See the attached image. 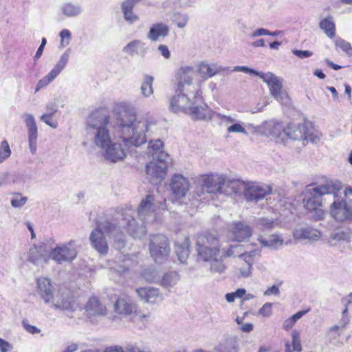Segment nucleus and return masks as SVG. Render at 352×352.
<instances>
[{"label": "nucleus", "mask_w": 352, "mask_h": 352, "mask_svg": "<svg viewBox=\"0 0 352 352\" xmlns=\"http://www.w3.org/2000/svg\"><path fill=\"white\" fill-rule=\"evenodd\" d=\"M109 122V116L104 111L97 110L92 112L86 119V134L96 147L104 151L106 160L117 162L125 158L126 148L131 145H124V147L121 143L112 142L108 129Z\"/></svg>", "instance_id": "nucleus-1"}, {"label": "nucleus", "mask_w": 352, "mask_h": 352, "mask_svg": "<svg viewBox=\"0 0 352 352\" xmlns=\"http://www.w3.org/2000/svg\"><path fill=\"white\" fill-rule=\"evenodd\" d=\"M120 138L126 146L134 145L138 147L144 144L155 126V122L147 119L136 120V113L133 110L124 109L116 116Z\"/></svg>", "instance_id": "nucleus-2"}, {"label": "nucleus", "mask_w": 352, "mask_h": 352, "mask_svg": "<svg viewBox=\"0 0 352 352\" xmlns=\"http://www.w3.org/2000/svg\"><path fill=\"white\" fill-rule=\"evenodd\" d=\"M195 95L173 96L170 100V110L174 113L184 112L195 120L210 119V113L203 102L202 92H198L196 96Z\"/></svg>", "instance_id": "nucleus-3"}, {"label": "nucleus", "mask_w": 352, "mask_h": 352, "mask_svg": "<svg viewBox=\"0 0 352 352\" xmlns=\"http://www.w3.org/2000/svg\"><path fill=\"white\" fill-rule=\"evenodd\" d=\"M36 292L45 303H51L55 309H61L66 313H71L78 307L75 300L69 297L67 294L57 293L54 295L51 281L47 278H38Z\"/></svg>", "instance_id": "nucleus-4"}, {"label": "nucleus", "mask_w": 352, "mask_h": 352, "mask_svg": "<svg viewBox=\"0 0 352 352\" xmlns=\"http://www.w3.org/2000/svg\"><path fill=\"white\" fill-rule=\"evenodd\" d=\"M336 188L333 182H327L309 190L304 199V206L306 210L313 212L316 219H322L324 215V211L322 209V201L329 200L331 193L335 192Z\"/></svg>", "instance_id": "nucleus-5"}, {"label": "nucleus", "mask_w": 352, "mask_h": 352, "mask_svg": "<svg viewBox=\"0 0 352 352\" xmlns=\"http://www.w3.org/2000/svg\"><path fill=\"white\" fill-rule=\"evenodd\" d=\"M234 72H243L258 76L267 85L270 94L279 102L287 104L289 98L287 93L283 87L282 80L271 72L260 73L246 66H236L232 69Z\"/></svg>", "instance_id": "nucleus-6"}, {"label": "nucleus", "mask_w": 352, "mask_h": 352, "mask_svg": "<svg viewBox=\"0 0 352 352\" xmlns=\"http://www.w3.org/2000/svg\"><path fill=\"white\" fill-rule=\"evenodd\" d=\"M333 185L336 188L329 197V201H333L329 208L331 216L340 222L352 221V199L344 200L342 197L340 182H333Z\"/></svg>", "instance_id": "nucleus-7"}, {"label": "nucleus", "mask_w": 352, "mask_h": 352, "mask_svg": "<svg viewBox=\"0 0 352 352\" xmlns=\"http://www.w3.org/2000/svg\"><path fill=\"white\" fill-rule=\"evenodd\" d=\"M219 248V241L213 234L204 233L197 236L196 251L200 259L208 261L214 256H218L220 254Z\"/></svg>", "instance_id": "nucleus-8"}, {"label": "nucleus", "mask_w": 352, "mask_h": 352, "mask_svg": "<svg viewBox=\"0 0 352 352\" xmlns=\"http://www.w3.org/2000/svg\"><path fill=\"white\" fill-rule=\"evenodd\" d=\"M196 72L192 67L184 66L179 69V82L177 88V94L174 96H191L198 95L201 91L199 87L192 84V80Z\"/></svg>", "instance_id": "nucleus-9"}, {"label": "nucleus", "mask_w": 352, "mask_h": 352, "mask_svg": "<svg viewBox=\"0 0 352 352\" xmlns=\"http://www.w3.org/2000/svg\"><path fill=\"white\" fill-rule=\"evenodd\" d=\"M170 252L169 241L163 234H153L150 237L149 252L156 263H162Z\"/></svg>", "instance_id": "nucleus-10"}, {"label": "nucleus", "mask_w": 352, "mask_h": 352, "mask_svg": "<svg viewBox=\"0 0 352 352\" xmlns=\"http://www.w3.org/2000/svg\"><path fill=\"white\" fill-rule=\"evenodd\" d=\"M100 226L107 234L111 245L116 250L122 251L126 247V236L120 230L121 226H118L111 222L105 221L102 223Z\"/></svg>", "instance_id": "nucleus-11"}, {"label": "nucleus", "mask_w": 352, "mask_h": 352, "mask_svg": "<svg viewBox=\"0 0 352 352\" xmlns=\"http://www.w3.org/2000/svg\"><path fill=\"white\" fill-rule=\"evenodd\" d=\"M77 256V250L75 248V241L70 240L68 243H64L60 246L52 249L50 257L58 262L62 263L64 262H72Z\"/></svg>", "instance_id": "nucleus-12"}, {"label": "nucleus", "mask_w": 352, "mask_h": 352, "mask_svg": "<svg viewBox=\"0 0 352 352\" xmlns=\"http://www.w3.org/2000/svg\"><path fill=\"white\" fill-rule=\"evenodd\" d=\"M69 55L70 49H67L64 53L62 54L57 63L47 74V75L38 80L36 87V91H38L41 89L46 87L59 75L62 70L66 67L69 61Z\"/></svg>", "instance_id": "nucleus-13"}, {"label": "nucleus", "mask_w": 352, "mask_h": 352, "mask_svg": "<svg viewBox=\"0 0 352 352\" xmlns=\"http://www.w3.org/2000/svg\"><path fill=\"white\" fill-rule=\"evenodd\" d=\"M271 191L272 188L268 185L245 182L243 193L247 200L258 201L264 199Z\"/></svg>", "instance_id": "nucleus-14"}, {"label": "nucleus", "mask_w": 352, "mask_h": 352, "mask_svg": "<svg viewBox=\"0 0 352 352\" xmlns=\"http://www.w3.org/2000/svg\"><path fill=\"white\" fill-rule=\"evenodd\" d=\"M223 182V175L210 174L204 175L199 182L201 193L211 195L220 193L221 186Z\"/></svg>", "instance_id": "nucleus-15"}, {"label": "nucleus", "mask_w": 352, "mask_h": 352, "mask_svg": "<svg viewBox=\"0 0 352 352\" xmlns=\"http://www.w3.org/2000/svg\"><path fill=\"white\" fill-rule=\"evenodd\" d=\"M156 204L154 196L148 195L143 199L138 208V214L144 223L153 221L155 218Z\"/></svg>", "instance_id": "nucleus-16"}, {"label": "nucleus", "mask_w": 352, "mask_h": 352, "mask_svg": "<svg viewBox=\"0 0 352 352\" xmlns=\"http://www.w3.org/2000/svg\"><path fill=\"white\" fill-rule=\"evenodd\" d=\"M166 162L151 161L147 164L146 172L150 182L154 185L160 184L166 175Z\"/></svg>", "instance_id": "nucleus-17"}, {"label": "nucleus", "mask_w": 352, "mask_h": 352, "mask_svg": "<svg viewBox=\"0 0 352 352\" xmlns=\"http://www.w3.org/2000/svg\"><path fill=\"white\" fill-rule=\"evenodd\" d=\"M22 118L28 129V142L32 154L36 153V142L38 139V128L35 118L32 114L24 113Z\"/></svg>", "instance_id": "nucleus-18"}, {"label": "nucleus", "mask_w": 352, "mask_h": 352, "mask_svg": "<svg viewBox=\"0 0 352 352\" xmlns=\"http://www.w3.org/2000/svg\"><path fill=\"white\" fill-rule=\"evenodd\" d=\"M119 225L126 226L129 234L133 238H141L146 233L145 226L139 224L131 215L126 214L124 219L119 221Z\"/></svg>", "instance_id": "nucleus-19"}, {"label": "nucleus", "mask_w": 352, "mask_h": 352, "mask_svg": "<svg viewBox=\"0 0 352 352\" xmlns=\"http://www.w3.org/2000/svg\"><path fill=\"white\" fill-rule=\"evenodd\" d=\"M245 188V182L239 179H230L223 175V182L221 186L220 193L230 196L241 195Z\"/></svg>", "instance_id": "nucleus-20"}, {"label": "nucleus", "mask_w": 352, "mask_h": 352, "mask_svg": "<svg viewBox=\"0 0 352 352\" xmlns=\"http://www.w3.org/2000/svg\"><path fill=\"white\" fill-rule=\"evenodd\" d=\"M89 240L92 248L102 255H106L109 246L104 232L100 228H94L90 235Z\"/></svg>", "instance_id": "nucleus-21"}, {"label": "nucleus", "mask_w": 352, "mask_h": 352, "mask_svg": "<svg viewBox=\"0 0 352 352\" xmlns=\"http://www.w3.org/2000/svg\"><path fill=\"white\" fill-rule=\"evenodd\" d=\"M146 153L153 161L158 162H166L168 158V155L163 150V143L160 139L148 141Z\"/></svg>", "instance_id": "nucleus-22"}, {"label": "nucleus", "mask_w": 352, "mask_h": 352, "mask_svg": "<svg viewBox=\"0 0 352 352\" xmlns=\"http://www.w3.org/2000/svg\"><path fill=\"white\" fill-rule=\"evenodd\" d=\"M190 184L183 175L178 174L173 176L170 187L173 194L178 198L184 197L189 190Z\"/></svg>", "instance_id": "nucleus-23"}, {"label": "nucleus", "mask_w": 352, "mask_h": 352, "mask_svg": "<svg viewBox=\"0 0 352 352\" xmlns=\"http://www.w3.org/2000/svg\"><path fill=\"white\" fill-rule=\"evenodd\" d=\"M231 233L234 241L244 242L252 235V230L250 226L241 221H236L233 223Z\"/></svg>", "instance_id": "nucleus-24"}, {"label": "nucleus", "mask_w": 352, "mask_h": 352, "mask_svg": "<svg viewBox=\"0 0 352 352\" xmlns=\"http://www.w3.org/2000/svg\"><path fill=\"white\" fill-rule=\"evenodd\" d=\"M85 311L90 318L104 316L107 314V309L96 297H91L85 305Z\"/></svg>", "instance_id": "nucleus-25"}, {"label": "nucleus", "mask_w": 352, "mask_h": 352, "mask_svg": "<svg viewBox=\"0 0 352 352\" xmlns=\"http://www.w3.org/2000/svg\"><path fill=\"white\" fill-rule=\"evenodd\" d=\"M293 234L297 239L318 240L321 236L320 231L306 225L296 227Z\"/></svg>", "instance_id": "nucleus-26"}, {"label": "nucleus", "mask_w": 352, "mask_h": 352, "mask_svg": "<svg viewBox=\"0 0 352 352\" xmlns=\"http://www.w3.org/2000/svg\"><path fill=\"white\" fill-rule=\"evenodd\" d=\"M139 297L146 302L155 303L162 300L159 289L152 287H140L136 289Z\"/></svg>", "instance_id": "nucleus-27"}, {"label": "nucleus", "mask_w": 352, "mask_h": 352, "mask_svg": "<svg viewBox=\"0 0 352 352\" xmlns=\"http://www.w3.org/2000/svg\"><path fill=\"white\" fill-rule=\"evenodd\" d=\"M115 311L124 317L131 316L137 311L136 305L129 300L118 298L114 304Z\"/></svg>", "instance_id": "nucleus-28"}, {"label": "nucleus", "mask_w": 352, "mask_h": 352, "mask_svg": "<svg viewBox=\"0 0 352 352\" xmlns=\"http://www.w3.org/2000/svg\"><path fill=\"white\" fill-rule=\"evenodd\" d=\"M169 32L168 26L164 23H153L149 28L147 33V38L151 41H157L160 38H165L168 36Z\"/></svg>", "instance_id": "nucleus-29"}, {"label": "nucleus", "mask_w": 352, "mask_h": 352, "mask_svg": "<svg viewBox=\"0 0 352 352\" xmlns=\"http://www.w3.org/2000/svg\"><path fill=\"white\" fill-rule=\"evenodd\" d=\"M148 50L146 44L141 40H133L129 42L124 48L123 52L131 55H137L141 57L145 56Z\"/></svg>", "instance_id": "nucleus-30"}, {"label": "nucleus", "mask_w": 352, "mask_h": 352, "mask_svg": "<svg viewBox=\"0 0 352 352\" xmlns=\"http://www.w3.org/2000/svg\"><path fill=\"white\" fill-rule=\"evenodd\" d=\"M258 241L261 244L262 248H268L273 250H277L282 248L284 244L288 245L289 243V241L284 243L283 238L275 234L270 235L269 239L259 236Z\"/></svg>", "instance_id": "nucleus-31"}, {"label": "nucleus", "mask_w": 352, "mask_h": 352, "mask_svg": "<svg viewBox=\"0 0 352 352\" xmlns=\"http://www.w3.org/2000/svg\"><path fill=\"white\" fill-rule=\"evenodd\" d=\"M47 252L42 245L32 247L28 252V261L34 265H39L43 261H46Z\"/></svg>", "instance_id": "nucleus-32"}, {"label": "nucleus", "mask_w": 352, "mask_h": 352, "mask_svg": "<svg viewBox=\"0 0 352 352\" xmlns=\"http://www.w3.org/2000/svg\"><path fill=\"white\" fill-rule=\"evenodd\" d=\"M305 124L302 125H289L283 130V133L287 138L293 140H300L302 142Z\"/></svg>", "instance_id": "nucleus-33"}, {"label": "nucleus", "mask_w": 352, "mask_h": 352, "mask_svg": "<svg viewBox=\"0 0 352 352\" xmlns=\"http://www.w3.org/2000/svg\"><path fill=\"white\" fill-rule=\"evenodd\" d=\"M190 239L188 236H185L182 241H177L175 243V252L181 263H184L188 257L190 251Z\"/></svg>", "instance_id": "nucleus-34"}, {"label": "nucleus", "mask_w": 352, "mask_h": 352, "mask_svg": "<svg viewBox=\"0 0 352 352\" xmlns=\"http://www.w3.org/2000/svg\"><path fill=\"white\" fill-rule=\"evenodd\" d=\"M221 71V67L218 66L217 64H209L207 63H201L198 69V72L200 76L205 78L208 79Z\"/></svg>", "instance_id": "nucleus-35"}, {"label": "nucleus", "mask_w": 352, "mask_h": 352, "mask_svg": "<svg viewBox=\"0 0 352 352\" xmlns=\"http://www.w3.org/2000/svg\"><path fill=\"white\" fill-rule=\"evenodd\" d=\"M350 234L348 232L343 230L342 229L338 228L333 230L329 235L328 239V243L335 246L338 245L341 242H346L349 241Z\"/></svg>", "instance_id": "nucleus-36"}, {"label": "nucleus", "mask_w": 352, "mask_h": 352, "mask_svg": "<svg viewBox=\"0 0 352 352\" xmlns=\"http://www.w3.org/2000/svg\"><path fill=\"white\" fill-rule=\"evenodd\" d=\"M60 11L67 17H76L82 12V8L72 2H65L60 6Z\"/></svg>", "instance_id": "nucleus-37"}, {"label": "nucleus", "mask_w": 352, "mask_h": 352, "mask_svg": "<svg viewBox=\"0 0 352 352\" xmlns=\"http://www.w3.org/2000/svg\"><path fill=\"white\" fill-rule=\"evenodd\" d=\"M319 26L330 38H333L335 36L336 25L331 16L323 19L320 22Z\"/></svg>", "instance_id": "nucleus-38"}, {"label": "nucleus", "mask_w": 352, "mask_h": 352, "mask_svg": "<svg viewBox=\"0 0 352 352\" xmlns=\"http://www.w3.org/2000/svg\"><path fill=\"white\" fill-rule=\"evenodd\" d=\"M180 279V276L176 272H170L165 274L160 278V285L164 287L174 286Z\"/></svg>", "instance_id": "nucleus-39"}, {"label": "nucleus", "mask_w": 352, "mask_h": 352, "mask_svg": "<svg viewBox=\"0 0 352 352\" xmlns=\"http://www.w3.org/2000/svg\"><path fill=\"white\" fill-rule=\"evenodd\" d=\"M319 140L320 136L318 135V132L314 130L310 124H305L302 144L305 145L307 144L308 141H310L312 143H317Z\"/></svg>", "instance_id": "nucleus-40"}, {"label": "nucleus", "mask_w": 352, "mask_h": 352, "mask_svg": "<svg viewBox=\"0 0 352 352\" xmlns=\"http://www.w3.org/2000/svg\"><path fill=\"white\" fill-rule=\"evenodd\" d=\"M154 78L151 76L145 75L144 80L142 82L140 90L142 95L145 98H148L153 94V82Z\"/></svg>", "instance_id": "nucleus-41"}, {"label": "nucleus", "mask_w": 352, "mask_h": 352, "mask_svg": "<svg viewBox=\"0 0 352 352\" xmlns=\"http://www.w3.org/2000/svg\"><path fill=\"white\" fill-rule=\"evenodd\" d=\"M244 251L243 245H230L226 250H223V257L238 256L240 261H241V256H243Z\"/></svg>", "instance_id": "nucleus-42"}, {"label": "nucleus", "mask_w": 352, "mask_h": 352, "mask_svg": "<svg viewBox=\"0 0 352 352\" xmlns=\"http://www.w3.org/2000/svg\"><path fill=\"white\" fill-rule=\"evenodd\" d=\"M256 227L261 230H266L274 228L278 226L277 222L270 218H258L255 221Z\"/></svg>", "instance_id": "nucleus-43"}, {"label": "nucleus", "mask_w": 352, "mask_h": 352, "mask_svg": "<svg viewBox=\"0 0 352 352\" xmlns=\"http://www.w3.org/2000/svg\"><path fill=\"white\" fill-rule=\"evenodd\" d=\"M223 256L219 255L218 256H214L212 260H208V261H211L210 270L212 272L216 273H222L224 272L226 269L225 265L223 263Z\"/></svg>", "instance_id": "nucleus-44"}, {"label": "nucleus", "mask_w": 352, "mask_h": 352, "mask_svg": "<svg viewBox=\"0 0 352 352\" xmlns=\"http://www.w3.org/2000/svg\"><path fill=\"white\" fill-rule=\"evenodd\" d=\"M143 278L149 283H160L161 276L153 268H147L142 273Z\"/></svg>", "instance_id": "nucleus-45"}, {"label": "nucleus", "mask_w": 352, "mask_h": 352, "mask_svg": "<svg viewBox=\"0 0 352 352\" xmlns=\"http://www.w3.org/2000/svg\"><path fill=\"white\" fill-rule=\"evenodd\" d=\"M283 130V126L278 123L272 122L269 124V133L274 138H283L285 137Z\"/></svg>", "instance_id": "nucleus-46"}, {"label": "nucleus", "mask_w": 352, "mask_h": 352, "mask_svg": "<svg viewBox=\"0 0 352 352\" xmlns=\"http://www.w3.org/2000/svg\"><path fill=\"white\" fill-rule=\"evenodd\" d=\"M11 150L8 142L3 140L0 144V164L6 160L11 155Z\"/></svg>", "instance_id": "nucleus-47"}, {"label": "nucleus", "mask_w": 352, "mask_h": 352, "mask_svg": "<svg viewBox=\"0 0 352 352\" xmlns=\"http://www.w3.org/2000/svg\"><path fill=\"white\" fill-rule=\"evenodd\" d=\"M241 262V266L238 268L239 276L243 278L250 277L252 274V265L250 263Z\"/></svg>", "instance_id": "nucleus-48"}, {"label": "nucleus", "mask_w": 352, "mask_h": 352, "mask_svg": "<svg viewBox=\"0 0 352 352\" xmlns=\"http://www.w3.org/2000/svg\"><path fill=\"white\" fill-rule=\"evenodd\" d=\"M292 348L293 351L296 352H301L302 351V345H301V341L300 338V334L299 332L296 330H294L292 333Z\"/></svg>", "instance_id": "nucleus-49"}, {"label": "nucleus", "mask_w": 352, "mask_h": 352, "mask_svg": "<svg viewBox=\"0 0 352 352\" xmlns=\"http://www.w3.org/2000/svg\"><path fill=\"white\" fill-rule=\"evenodd\" d=\"M174 22L179 28H184L188 21V16L186 14L176 13L174 14Z\"/></svg>", "instance_id": "nucleus-50"}, {"label": "nucleus", "mask_w": 352, "mask_h": 352, "mask_svg": "<svg viewBox=\"0 0 352 352\" xmlns=\"http://www.w3.org/2000/svg\"><path fill=\"white\" fill-rule=\"evenodd\" d=\"M336 45L338 48L346 53L348 55H352V47L350 43L344 39L338 38L336 41Z\"/></svg>", "instance_id": "nucleus-51"}, {"label": "nucleus", "mask_w": 352, "mask_h": 352, "mask_svg": "<svg viewBox=\"0 0 352 352\" xmlns=\"http://www.w3.org/2000/svg\"><path fill=\"white\" fill-rule=\"evenodd\" d=\"M122 12L124 20L129 24H133L139 20V16L134 13L133 10H122Z\"/></svg>", "instance_id": "nucleus-52"}, {"label": "nucleus", "mask_w": 352, "mask_h": 352, "mask_svg": "<svg viewBox=\"0 0 352 352\" xmlns=\"http://www.w3.org/2000/svg\"><path fill=\"white\" fill-rule=\"evenodd\" d=\"M245 294L244 289H237L234 292L228 293L226 295V299L228 302H233L238 298H241Z\"/></svg>", "instance_id": "nucleus-53"}, {"label": "nucleus", "mask_w": 352, "mask_h": 352, "mask_svg": "<svg viewBox=\"0 0 352 352\" xmlns=\"http://www.w3.org/2000/svg\"><path fill=\"white\" fill-rule=\"evenodd\" d=\"M227 131L229 133H241L245 135H248V133L243 127V126L239 122H235L232 124L231 126H228L227 129Z\"/></svg>", "instance_id": "nucleus-54"}, {"label": "nucleus", "mask_w": 352, "mask_h": 352, "mask_svg": "<svg viewBox=\"0 0 352 352\" xmlns=\"http://www.w3.org/2000/svg\"><path fill=\"white\" fill-rule=\"evenodd\" d=\"M124 352H152L148 349H141L137 343H129L124 347Z\"/></svg>", "instance_id": "nucleus-55"}, {"label": "nucleus", "mask_w": 352, "mask_h": 352, "mask_svg": "<svg viewBox=\"0 0 352 352\" xmlns=\"http://www.w3.org/2000/svg\"><path fill=\"white\" fill-rule=\"evenodd\" d=\"M60 36L61 38L60 45L65 47L69 43V41L72 38V34L68 30L64 29L60 32Z\"/></svg>", "instance_id": "nucleus-56"}, {"label": "nucleus", "mask_w": 352, "mask_h": 352, "mask_svg": "<svg viewBox=\"0 0 352 352\" xmlns=\"http://www.w3.org/2000/svg\"><path fill=\"white\" fill-rule=\"evenodd\" d=\"M28 201V198L26 197H16L12 198L11 200V205L14 208H21Z\"/></svg>", "instance_id": "nucleus-57"}, {"label": "nucleus", "mask_w": 352, "mask_h": 352, "mask_svg": "<svg viewBox=\"0 0 352 352\" xmlns=\"http://www.w3.org/2000/svg\"><path fill=\"white\" fill-rule=\"evenodd\" d=\"M142 0H124L122 2L120 7L121 10H133V8Z\"/></svg>", "instance_id": "nucleus-58"}, {"label": "nucleus", "mask_w": 352, "mask_h": 352, "mask_svg": "<svg viewBox=\"0 0 352 352\" xmlns=\"http://www.w3.org/2000/svg\"><path fill=\"white\" fill-rule=\"evenodd\" d=\"M257 254L256 250L250 251L248 252H245L243 251V256H241V261L245 262V263H250L252 265L253 263V258Z\"/></svg>", "instance_id": "nucleus-59"}, {"label": "nucleus", "mask_w": 352, "mask_h": 352, "mask_svg": "<svg viewBox=\"0 0 352 352\" xmlns=\"http://www.w3.org/2000/svg\"><path fill=\"white\" fill-rule=\"evenodd\" d=\"M52 118V113H46L43 114L40 119L44 122L47 125L52 127L53 129H56L57 127V124L56 122H53L51 121V118Z\"/></svg>", "instance_id": "nucleus-60"}, {"label": "nucleus", "mask_w": 352, "mask_h": 352, "mask_svg": "<svg viewBox=\"0 0 352 352\" xmlns=\"http://www.w3.org/2000/svg\"><path fill=\"white\" fill-rule=\"evenodd\" d=\"M272 304L270 302H266L259 309V314L265 317H269L272 314Z\"/></svg>", "instance_id": "nucleus-61"}, {"label": "nucleus", "mask_w": 352, "mask_h": 352, "mask_svg": "<svg viewBox=\"0 0 352 352\" xmlns=\"http://www.w3.org/2000/svg\"><path fill=\"white\" fill-rule=\"evenodd\" d=\"M292 53L299 58L309 57L313 54V52L309 50H292Z\"/></svg>", "instance_id": "nucleus-62"}, {"label": "nucleus", "mask_w": 352, "mask_h": 352, "mask_svg": "<svg viewBox=\"0 0 352 352\" xmlns=\"http://www.w3.org/2000/svg\"><path fill=\"white\" fill-rule=\"evenodd\" d=\"M12 349V345L8 342L0 338V351L8 352Z\"/></svg>", "instance_id": "nucleus-63"}, {"label": "nucleus", "mask_w": 352, "mask_h": 352, "mask_svg": "<svg viewBox=\"0 0 352 352\" xmlns=\"http://www.w3.org/2000/svg\"><path fill=\"white\" fill-rule=\"evenodd\" d=\"M157 50L164 58H165L166 59L170 58V52L166 45H160L157 47Z\"/></svg>", "instance_id": "nucleus-64"}]
</instances>
